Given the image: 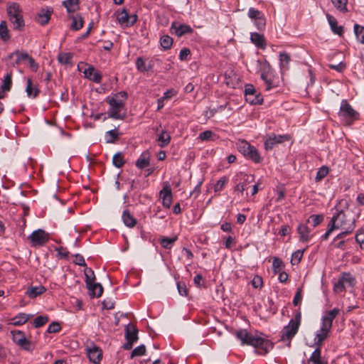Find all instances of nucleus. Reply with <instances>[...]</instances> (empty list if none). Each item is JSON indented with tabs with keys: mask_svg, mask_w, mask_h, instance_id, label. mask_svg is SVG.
<instances>
[{
	"mask_svg": "<svg viewBox=\"0 0 364 364\" xmlns=\"http://www.w3.org/2000/svg\"><path fill=\"white\" fill-rule=\"evenodd\" d=\"M235 336L240 341L242 345L251 346L255 348V353L260 355H265L273 348V343L262 334L255 333V334L248 332L245 329H240L235 332Z\"/></svg>",
	"mask_w": 364,
	"mask_h": 364,
	"instance_id": "1",
	"label": "nucleus"
},
{
	"mask_svg": "<svg viewBox=\"0 0 364 364\" xmlns=\"http://www.w3.org/2000/svg\"><path fill=\"white\" fill-rule=\"evenodd\" d=\"M127 97V92L121 91L107 98L106 101L109 105L108 117L114 119H124L126 117L125 102Z\"/></svg>",
	"mask_w": 364,
	"mask_h": 364,
	"instance_id": "2",
	"label": "nucleus"
},
{
	"mask_svg": "<svg viewBox=\"0 0 364 364\" xmlns=\"http://www.w3.org/2000/svg\"><path fill=\"white\" fill-rule=\"evenodd\" d=\"M329 223L335 230H347V232H353L355 228V220L348 218L343 210H338L331 218Z\"/></svg>",
	"mask_w": 364,
	"mask_h": 364,
	"instance_id": "3",
	"label": "nucleus"
},
{
	"mask_svg": "<svg viewBox=\"0 0 364 364\" xmlns=\"http://www.w3.org/2000/svg\"><path fill=\"white\" fill-rule=\"evenodd\" d=\"M6 12L9 20L12 24L13 29L17 31L23 30L25 23L20 5L16 2H9L7 4Z\"/></svg>",
	"mask_w": 364,
	"mask_h": 364,
	"instance_id": "4",
	"label": "nucleus"
},
{
	"mask_svg": "<svg viewBox=\"0 0 364 364\" xmlns=\"http://www.w3.org/2000/svg\"><path fill=\"white\" fill-rule=\"evenodd\" d=\"M300 323L301 314L299 313L293 319H291L289 324L283 328L281 336L282 341L290 343L291 339L297 333Z\"/></svg>",
	"mask_w": 364,
	"mask_h": 364,
	"instance_id": "5",
	"label": "nucleus"
},
{
	"mask_svg": "<svg viewBox=\"0 0 364 364\" xmlns=\"http://www.w3.org/2000/svg\"><path fill=\"white\" fill-rule=\"evenodd\" d=\"M358 113L352 108L346 100H342L341 103L338 117L346 124H350L356 119Z\"/></svg>",
	"mask_w": 364,
	"mask_h": 364,
	"instance_id": "6",
	"label": "nucleus"
},
{
	"mask_svg": "<svg viewBox=\"0 0 364 364\" xmlns=\"http://www.w3.org/2000/svg\"><path fill=\"white\" fill-rule=\"evenodd\" d=\"M137 15L135 14H129L127 9L124 8L117 12V20L121 26L129 28L132 26L137 21Z\"/></svg>",
	"mask_w": 364,
	"mask_h": 364,
	"instance_id": "7",
	"label": "nucleus"
},
{
	"mask_svg": "<svg viewBox=\"0 0 364 364\" xmlns=\"http://www.w3.org/2000/svg\"><path fill=\"white\" fill-rule=\"evenodd\" d=\"M257 63L259 65L261 78L265 82V90H269L274 86L272 79L269 77V75L272 73L271 65L267 60H257Z\"/></svg>",
	"mask_w": 364,
	"mask_h": 364,
	"instance_id": "8",
	"label": "nucleus"
},
{
	"mask_svg": "<svg viewBox=\"0 0 364 364\" xmlns=\"http://www.w3.org/2000/svg\"><path fill=\"white\" fill-rule=\"evenodd\" d=\"M28 239L31 241L32 246H43L49 240V235L42 229H38L33 231L28 237Z\"/></svg>",
	"mask_w": 364,
	"mask_h": 364,
	"instance_id": "9",
	"label": "nucleus"
},
{
	"mask_svg": "<svg viewBox=\"0 0 364 364\" xmlns=\"http://www.w3.org/2000/svg\"><path fill=\"white\" fill-rule=\"evenodd\" d=\"M13 341L21 348L29 350L31 342L26 338L24 333L21 331L15 330L11 332Z\"/></svg>",
	"mask_w": 364,
	"mask_h": 364,
	"instance_id": "10",
	"label": "nucleus"
},
{
	"mask_svg": "<svg viewBox=\"0 0 364 364\" xmlns=\"http://www.w3.org/2000/svg\"><path fill=\"white\" fill-rule=\"evenodd\" d=\"M171 32L178 37H181L186 34L191 33L193 32V29L188 25L173 21L171 23Z\"/></svg>",
	"mask_w": 364,
	"mask_h": 364,
	"instance_id": "11",
	"label": "nucleus"
},
{
	"mask_svg": "<svg viewBox=\"0 0 364 364\" xmlns=\"http://www.w3.org/2000/svg\"><path fill=\"white\" fill-rule=\"evenodd\" d=\"M289 140V136L287 134L276 135L270 134L264 141V147L267 150L272 149L276 144H281L285 141Z\"/></svg>",
	"mask_w": 364,
	"mask_h": 364,
	"instance_id": "12",
	"label": "nucleus"
},
{
	"mask_svg": "<svg viewBox=\"0 0 364 364\" xmlns=\"http://www.w3.org/2000/svg\"><path fill=\"white\" fill-rule=\"evenodd\" d=\"M159 194L164 207L169 208L172 203V193L170 186L168 184L165 185Z\"/></svg>",
	"mask_w": 364,
	"mask_h": 364,
	"instance_id": "13",
	"label": "nucleus"
},
{
	"mask_svg": "<svg viewBox=\"0 0 364 364\" xmlns=\"http://www.w3.org/2000/svg\"><path fill=\"white\" fill-rule=\"evenodd\" d=\"M339 314L340 309L338 308H334L332 310L325 312L322 317V325L331 328L333 319Z\"/></svg>",
	"mask_w": 364,
	"mask_h": 364,
	"instance_id": "14",
	"label": "nucleus"
},
{
	"mask_svg": "<svg viewBox=\"0 0 364 364\" xmlns=\"http://www.w3.org/2000/svg\"><path fill=\"white\" fill-rule=\"evenodd\" d=\"M87 354L91 362L95 364H100L102 358V351L98 347L95 346L87 347Z\"/></svg>",
	"mask_w": 364,
	"mask_h": 364,
	"instance_id": "15",
	"label": "nucleus"
},
{
	"mask_svg": "<svg viewBox=\"0 0 364 364\" xmlns=\"http://www.w3.org/2000/svg\"><path fill=\"white\" fill-rule=\"evenodd\" d=\"M241 181L238 182L235 188V191H238L241 193H243L244 191L246 189V186L247 184L254 181L255 178L253 175H247L245 173H241Z\"/></svg>",
	"mask_w": 364,
	"mask_h": 364,
	"instance_id": "16",
	"label": "nucleus"
},
{
	"mask_svg": "<svg viewBox=\"0 0 364 364\" xmlns=\"http://www.w3.org/2000/svg\"><path fill=\"white\" fill-rule=\"evenodd\" d=\"M83 73L85 77L96 83H100L102 80V75L93 66H89L83 71Z\"/></svg>",
	"mask_w": 364,
	"mask_h": 364,
	"instance_id": "17",
	"label": "nucleus"
},
{
	"mask_svg": "<svg viewBox=\"0 0 364 364\" xmlns=\"http://www.w3.org/2000/svg\"><path fill=\"white\" fill-rule=\"evenodd\" d=\"M8 60H11V64L13 66L18 65L22 60H26L29 58V55L25 52L15 51L8 55Z\"/></svg>",
	"mask_w": 364,
	"mask_h": 364,
	"instance_id": "18",
	"label": "nucleus"
},
{
	"mask_svg": "<svg viewBox=\"0 0 364 364\" xmlns=\"http://www.w3.org/2000/svg\"><path fill=\"white\" fill-rule=\"evenodd\" d=\"M52 11L48 9H42L36 15V21L41 26L47 24L50 18Z\"/></svg>",
	"mask_w": 364,
	"mask_h": 364,
	"instance_id": "19",
	"label": "nucleus"
},
{
	"mask_svg": "<svg viewBox=\"0 0 364 364\" xmlns=\"http://www.w3.org/2000/svg\"><path fill=\"white\" fill-rule=\"evenodd\" d=\"M297 232L299 235L301 241L308 242L311 240V230L306 225L300 224L297 228Z\"/></svg>",
	"mask_w": 364,
	"mask_h": 364,
	"instance_id": "20",
	"label": "nucleus"
},
{
	"mask_svg": "<svg viewBox=\"0 0 364 364\" xmlns=\"http://www.w3.org/2000/svg\"><path fill=\"white\" fill-rule=\"evenodd\" d=\"M250 41L252 43H254L257 48L264 49L266 47V41L263 35L259 34L256 32H252L250 33Z\"/></svg>",
	"mask_w": 364,
	"mask_h": 364,
	"instance_id": "21",
	"label": "nucleus"
},
{
	"mask_svg": "<svg viewBox=\"0 0 364 364\" xmlns=\"http://www.w3.org/2000/svg\"><path fill=\"white\" fill-rule=\"evenodd\" d=\"M304 364H327V362L321 358V350L318 347Z\"/></svg>",
	"mask_w": 364,
	"mask_h": 364,
	"instance_id": "22",
	"label": "nucleus"
},
{
	"mask_svg": "<svg viewBox=\"0 0 364 364\" xmlns=\"http://www.w3.org/2000/svg\"><path fill=\"white\" fill-rule=\"evenodd\" d=\"M150 164V154L148 151H144L136 161V166L139 169L147 167Z\"/></svg>",
	"mask_w": 364,
	"mask_h": 364,
	"instance_id": "23",
	"label": "nucleus"
},
{
	"mask_svg": "<svg viewBox=\"0 0 364 364\" xmlns=\"http://www.w3.org/2000/svg\"><path fill=\"white\" fill-rule=\"evenodd\" d=\"M331 328L321 325L320 330L317 332L315 338L316 343L320 346L323 341L328 337Z\"/></svg>",
	"mask_w": 364,
	"mask_h": 364,
	"instance_id": "24",
	"label": "nucleus"
},
{
	"mask_svg": "<svg viewBox=\"0 0 364 364\" xmlns=\"http://www.w3.org/2000/svg\"><path fill=\"white\" fill-rule=\"evenodd\" d=\"M89 294L92 297H100L103 292V287L100 283H91L87 285Z\"/></svg>",
	"mask_w": 364,
	"mask_h": 364,
	"instance_id": "25",
	"label": "nucleus"
},
{
	"mask_svg": "<svg viewBox=\"0 0 364 364\" xmlns=\"http://www.w3.org/2000/svg\"><path fill=\"white\" fill-rule=\"evenodd\" d=\"M156 141L159 143V146L161 148L166 146L171 141V136L166 130L162 129L158 134Z\"/></svg>",
	"mask_w": 364,
	"mask_h": 364,
	"instance_id": "26",
	"label": "nucleus"
},
{
	"mask_svg": "<svg viewBox=\"0 0 364 364\" xmlns=\"http://www.w3.org/2000/svg\"><path fill=\"white\" fill-rule=\"evenodd\" d=\"M177 94V92L173 89H170L166 90L163 97H160L157 100V110L161 109L164 106V101L171 99L172 97L175 96Z\"/></svg>",
	"mask_w": 364,
	"mask_h": 364,
	"instance_id": "27",
	"label": "nucleus"
},
{
	"mask_svg": "<svg viewBox=\"0 0 364 364\" xmlns=\"http://www.w3.org/2000/svg\"><path fill=\"white\" fill-rule=\"evenodd\" d=\"M33 315L25 313H20L11 319V324L14 326H21L26 323Z\"/></svg>",
	"mask_w": 364,
	"mask_h": 364,
	"instance_id": "28",
	"label": "nucleus"
},
{
	"mask_svg": "<svg viewBox=\"0 0 364 364\" xmlns=\"http://www.w3.org/2000/svg\"><path fill=\"white\" fill-rule=\"evenodd\" d=\"M122 219L124 224L128 228H134L136 224V220L131 215L128 210L123 211Z\"/></svg>",
	"mask_w": 364,
	"mask_h": 364,
	"instance_id": "29",
	"label": "nucleus"
},
{
	"mask_svg": "<svg viewBox=\"0 0 364 364\" xmlns=\"http://www.w3.org/2000/svg\"><path fill=\"white\" fill-rule=\"evenodd\" d=\"M125 337L127 341L136 342L138 339L137 330L134 326L129 325L125 328Z\"/></svg>",
	"mask_w": 364,
	"mask_h": 364,
	"instance_id": "30",
	"label": "nucleus"
},
{
	"mask_svg": "<svg viewBox=\"0 0 364 364\" xmlns=\"http://www.w3.org/2000/svg\"><path fill=\"white\" fill-rule=\"evenodd\" d=\"M326 18L328 19V21L329 23V25L331 26L332 31L336 34L341 36L343 33V28H342V26H337L336 19L329 14L326 15Z\"/></svg>",
	"mask_w": 364,
	"mask_h": 364,
	"instance_id": "31",
	"label": "nucleus"
},
{
	"mask_svg": "<svg viewBox=\"0 0 364 364\" xmlns=\"http://www.w3.org/2000/svg\"><path fill=\"white\" fill-rule=\"evenodd\" d=\"M290 60V56L287 53H281L279 54L280 69L282 73L289 69Z\"/></svg>",
	"mask_w": 364,
	"mask_h": 364,
	"instance_id": "32",
	"label": "nucleus"
},
{
	"mask_svg": "<svg viewBox=\"0 0 364 364\" xmlns=\"http://www.w3.org/2000/svg\"><path fill=\"white\" fill-rule=\"evenodd\" d=\"M46 289L43 286L31 287L28 288L26 294L31 298H35L37 296L44 293Z\"/></svg>",
	"mask_w": 364,
	"mask_h": 364,
	"instance_id": "33",
	"label": "nucleus"
},
{
	"mask_svg": "<svg viewBox=\"0 0 364 364\" xmlns=\"http://www.w3.org/2000/svg\"><path fill=\"white\" fill-rule=\"evenodd\" d=\"M26 92L27 96L28 97L35 98L38 96L39 93V90L36 86H33L32 84V81L30 78L27 79V85L26 88Z\"/></svg>",
	"mask_w": 364,
	"mask_h": 364,
	"instance_id": "34",
	"label": "nucleus"
},
{
	"mask_svg": "<svg viewBox=\"0 0 364 364\" xmlns=\"http://www.w3.org/2000/svg\"><path fill=\"white\" fill-rule=\"evenodd\" d=\"M339 278L345 284L346 287H353L355 284V279L349 272H343Z\"/></svg>",
	"mask_w": 364,
	"mask_h": 364,
	"instance_id": "35",
	"label": "nucleus"
},
{
	"mask_svg": "<svg viewBox=\"0 0 364 364\" xmlns=\"http://www.w3.org/2000/svg\"><path fill=\"white\" fill-rule=\"evenodd\" d=\"M83 26V19L79 14L73 16L70 28L73 31H78Z\"/></svg>",
	"mask_w": 364,
	"mask_h": 364,
	"instance_id": "36",
	"label": "nucleus"
},
{
	"mask_svg": "<svg viewBox=\"0 0 364 364\" xmlns=\"http://www.w3.org/2000/svg\"><path fill=\"white\" fill-rule=\"evenodd\" d=\"M63 4L68 13H73L79 8V0H65Z\"/></svg>",
	"mask_w": 364,
	"mask_h": 364,
	"instance_id": "37",
	"label": "nucleus"
},
{
	"mask_svg": "<svg viewBox=\"0 0 364 364\" xmlns=\"http://www.w3.org/2000/svg\"><path fill=\"white\" fill-rule=\"evenodd\" d=\"M0 38L4 42L10 39L9 31L5 21L0 23Z\"/></svg>",
	"mask_w": 364,
	"mask_h": 364,
	"instance_id": "38",
	"label": "nucleus"
},
{
	"mask_svg": "<svg viewBox=\"0 0 364 364\" xmlns=\"http://www.w3.org/2000/svg\"><path fill=\"white\" fill-rule=\"evenodd\" d=\"M245 100L251 105H261L263 102L262 95L257 92H255L253 95H247Z\"/></svg>",
	"mask_w": 364,
	"mask_h": 364,
	"instance_id": "39",
	"label": "nucleus"
},
{
	"mask_svg": "<svg viewBox=\"0 0 364 364\" xmlns=\"http://www.w3.org/2000/svg\"><path fill=\"white\" fill-rule=\"evenodd\" d=\"M12 85V73H8L2 80L1 89L4 91H9Z\"/></svg>",
	"mask_w": 364,
	"mask_h": 364,
	"instance_id": "40",
	"label": "nucleus"
},
{
	"mask_svg": "<svg viewBox=\"0 0 364 364\" xmlns=\"http://www.w3.org/2000/svg\"><path fill=\"white\" fill-rule=\"evenodd\" d=\"M245 157L252 160L255 163L261 161L260 156L255 146H252Z\"/></svg>",
	"mask_w": 364,
	"mask_h": 364,
	"instance_id": "41",
	"label": "nucleus"
},
{
	"mask_svg": "<svg viewBox=\"0 0 364 364\" xmlns=\"http://www.w3.org/2000/svg\"><path fill=\"white\" fill-rule=\"evenodd\" d=\"M252 146L250 144H249L247 141L243 140V141H241L239 142L237 148H238L239 151L243 156H245L248 154V151H250V149Z\"/></svg>",
	"mask_w": 364,
	"mask_h": 364,
	"instance_id": "42",
	"label": "nucleus"
},
{
	"mask_svg": "<svg viewBox=\"0 0 364 364\" xmlns=\"http://www.w3.org/2000/svg\"><path fill=\"white\" fill-rule=\"evenodd\" d=\"M112 164L117 168H121L124 164V156L122 153L118 152L113 156Z\"/></svg>",
	"mask_w": 364,
	"mask_h": 364,
	"instance_id": "43",
	"label": "nucleus"
},
{
	"mask_svg": "<svg viewBox=\"0 0 364 364\" xmlns=\"http://www.w3.org/2000/svg\"><path fill=\"white\" fill-rule=\"evenodd\" d=\"M354 33L357 39L362 43H364V26L358 24L354 25Z\"/></svg>",
	"mask_w": 364,
	"mask_h": 364,
	"instance_id": "44",
	"label": "nucleus"
},
{
	"mask_svg": "<svg viewBox=\"0 0 364 364\" xmlns=\"http://www.w3.org/2000/svg\"><path fill=\"white\" fill-rule=\"evenodd\" d=\"M161 46L165 49H170L173 44V39L168 35H164L161 36L160 39Z\"/></svg>",
	"mask_w": 364,
	"mask_h": 364,
	"instance_id": "45",
	"label": "nucleus"
},
{
	"mask_svg": "<svg viewBox=\"0 0 364 364\" xmlns=\"http://www.w3.org/2000/svg\"><path fill=\"white\" fill-rule=\"evenodd\" d=\"M176 240H177L176 237H171V238L167 237H164L160 240V244L161 245V246L164 248L170 249L172 247L173 244L176 242Z\"/></svg>",
	"mask_w": 364,
	"mask_h": 364,
	"instance_id": "46",
	"label": "nucleus"
},
{
	"mask_svg": "<svg viewBox=\"0 0 364 364\" xmlns=\"http://www.w3.org/2000/svg\"><path fill=\"white\" fill-rule=\"evenodd\" d=\"M331 2L340 11L345 12L347 11L348 0H331Z\"/></svg>",
	"mask_w": 364,
	"mask_h": 364,
	"instance_id": "47",
	"label": "nucleus"
},
{
	"mask_svg": "<svg viewBox=\"0 0 364 364\" xmlns=\"http://www.w3.org/2000/svg\"><path fill=\"white\" fill-rule=\"evenodd\" d=\"M328 173V168L326 166H321L317 171L315 178L316 181H320Z\"/></svg>",
	"mask_w": 364,
	"mask_h": 364,
	"instance_id": "48",
	"label": "nucleus"
},
{
	"mask_svg": "<svg viewBox=\"0 0 364 364\" xmlns=\"http://www.w3.org/2000/svg\"><path fill=\"white\" fill-rule=\"evenodd\" d=\"M72 54L70 53H63L58 55V61L62 64H70L71 63Z\"/></svg>",
	"mask_w": 364,
	"mask_h": 364,
	"instance_id": "49",
	"label": "nucleus"
},
{
	"mask_svg": "<svg viewBox=\"0 0 364 364\" xmlns=\"http://www.w3.org/2000/svg\"><path fill=\"white\" fill-rule=\"evenodd\" d=\"M48 321V318L46 316H37L33 321V326L35 328H40L44 326Z\"/></svg>",
	"mask_w": 364,
	"mask_h": 364,
	"instance_id": "50",
	"label": "nucleus"
},
{
	"mask_svg": "<svg viewBox=\"0 0 364 364\" xmlns=\"http://www.w3.org/2000/svg\"><path fill=\"white\" fill-rule=\"evenodd\" d=\"M346 289V286L340 278L333 284V291L336 294H340L345 291Z\"/></svg>",
	"mask_w": 364,
	"mask_h": 364,
	"instance_id": "51",
	"label": "nucleus"
},
{
	"mask_svg": "<svg viewBox=\"0 0 364 364\" xmlns=\"http://www.w3.org/2000/svg\"><path fill=\"white\" fill-rule=\"evenodd\" d=\"M247 15L250 18L254 21L264 16V14L260 11L253 7L249 9Z\"/></svg>",
	"mask_w": 364,
	"mask_h": 364,
	"instance_id": "52",
	"label": "nucleus"
},
{
	"mask_svg": "<svg viewBox=\"0 0 364 364\" xmlns=\"http://www.w3.org/2000/svg\"><path fill=\"white\" fill-rule=\"evenodd\" d=\"M215 134L210 130H206L200 133L198 137L200 141H211L213 140Z\"/></svg>",
	"mask_w": 364,
	"mask_h": 364,
	"instance_id": "53",
	"label": "nucleus"
},
{
	"mask_svg": "<svg viewBox=\"0 0 364 364\" xmlns=\"http://www.w3.org/2000/svg\"><path fill=\"white\" fill-rule=\"evenodd\" d=\"M323 219L322 215H312L309 217L308 223H311L313 227H316L322 222Z\"/></svg>",
	"mask_w": 364,
	"mask_h": 364,
	"instance_id": "54",
	"label": "nucleus"
},
{
	"mask_svg": "<svg viewBox=\"0 0 364 364\" xmlns=\"http://www.w3.org/2000/svg\"><path fill=\"white\" fill-rule=\"evenodd\" d=\"M136 66L139 71L146 72L149 70V68L146 66L145 62L141 57H138L136 60Z\"/></svg>",
	"mask_w": 364,
	"mask_h": 364,
	"instance_id": "55",
	"label": "nucleus"
},
{
	"mask_svg": "<svg viewBox=\"0 0 364 364\" xmlns=\"http://www.w3.org/2000/svg\"><path fill=\"white\" fill-rule=\"evenodd\" d=\"M228 179L227 177L220 178L214 186V191L220 192L228 183Z\"/></svg>",
	"mask_w": 364,
	"mask_h": 364,
	"instance_id": "56",
	"label": "nucleus"
},
{
	"mask_svg": "<svg viewBox=\"0 0 364 364\" xmlns=\"http://www.w3.org/2000/svg\"><path fill=\"white\" fill-rule=\"evenodd\" d=\"M304 250H297L292 254L291 262L292 264H298L303 256Z\"/></svg>",
	"mask_w": 364,
	"mask_h": 364,
	"instance_id": "57",
	"label": "nucleus"
},
{
	"mask_svg": "<svg viewBox=\"0 0 364 364\" xmlns=\"http://www.w3.org/2000/svg\"><path fill=\"white\" fill-rule=\"evenodd\" d=\"M146 347L144 345H141L135 348L131 355V358H134L135 356H140L145 354Z\"/></svg>",
	"mask_w": 364,
	"mask_h": 364,
	"instance_id": "58",
	"label": "nucleus"
},
{
	"mask_svg": "<svg viewBox=\"0 0 364 364\" xmlns=\"http://www.w3.org/2000/svg\"><path fill=\"white\" fill-rule=\"evenodd\" d=\"M117 139V134L115 130H109L105 134V141L107 143L114 142Z\"/></svg>",
	"mask_w": 364,
	"mask_h": 364,
	"instance_id": "59",
	"label": "nucleus"
},
{
	"mask_svg": "<svg viewBox=\"0 0 364 364\" xmlns=\"http://www.w3.org/2000/svg\"><path fill=\"white\" fill-rule=\"evenodd\" d=\"M85 277H86L87 286L90 285V284L94 282L95 274H94V272L90 268L86 269L85 270Z\"/></svg>",
	"mask_w": 364,
	"mask_h": 364,
	"instance_id": "60",
	"label": "nucleus"
},
{
	"mask_svg": "<svg viewBox=\"0 0 364 364\" xmlns=\"http://www.w3.org/2000/svg\"><path fill=\"white\" fill-rule=\"evenodd\" d=\"M255 25L257 27L258 30H264L266 26V18L264 16H262V17L255 19Z\"/></svg>",
	"mask_w": 364,
	"mask_h": 364,
	"instance_id": "61",
	"label": "nucleus"
},
{
	"mask_svg": "<svg viewBox=\"0 0 364 364\" xmlns=\"http://www.w3.org/2000/svg\"><path fill=\"white\" fill-rule=\"evenodd\" d=\"M282 261L279 258H274L272 262V268L275 272H279L282 268Z\"/></svg>",
	"mask_w": 364,
	"mask_h": 364,
	"instance_id": "62",
	"label": "nucleus"
},
{
	"mask_svg": "<svg viewBox=\"0 0 364 364\" xmlns=\"http://www.w3.org/2000/svg\"><path fill=\"white\" fill-rule=\"evenodd\" d=\"M252 284L255 288H260L263 284L262 279L261 277L256 275L253 277Z\"/></svg>",
	"mask_w": 364,
	"mask_h": 364,
	"instance_id": "63",
	"label": "nucleus"
},
{
	"mask_svg": "<svg viewBox=\"0 0 364 364\" xmlns=\"http://www.w3.org/2000/svg\"><path fill=\"white\" fill-rule=\"evenodd\" d=\"M355 240L360 244L361 248L364 247V231H358L356 233Z\"/></svg>",
	"mask_w": 364,
	"mask_h": 364,
	"instance_id": "64",
	"label": "nucleus"
}]
</instances>
